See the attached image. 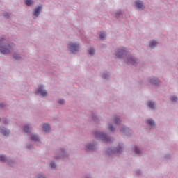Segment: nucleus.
<instances>
[{"label": "nucleus", "mask_w": 178, "mask_h": 178, "mask_svg": "<svg viewBox=\"0 0 178 178\" xmlns=\"http://www.w3.org/2000/svg\"><path fill=\"white\" fill-rule=\"evenodd\" d=\"M3 44H5V39L1 38L0 40V52H1V54H9L10 51H12V47L9 45L6 46Z\"/></svg>", "instance_id": "f257e3e1"}, {"label": "nucleus", "mask_w": 178, "mask_h": 178, "mask_svg": "<svg viewBox=\"0 0 178 178\" xmlns=\"http://www.w3.org/2000/svg\"><path fill=\"white\" fill-rule=\"evenodd\" d=\"M95 137L96 138H101L103 141H109V138L102 132H95Z\"/></svg>", "instance_id": "f03ea898"}, {"label": "nucleus", "mask_w": 178, "mask_h": 178, "mask_svg": "<svg viewBox=\"0 0 178 178\" xmlns=\"http://www.w3.org/2000/svg\"><path fill=\"white\" fill-rule=\"evenodd\" d=\"M80 48V46L79 44L75 43H70L69 44V49L72 52V54H76L79 51V49Z\"/></svg>", "instance_id": "7ed1b4c3"}, {"label": "nucleus", "mask_w": 178, "mask_h": 178, "mask_svg": "<svg viewBox=\"0 0 178 178\" xmlns=\"http://www.w3.org/2000/svg\"><path fill=\"white\" fill-rule=\"evenodd\" d=\"M35 94H41L42 97H47V91L44 90L42 86L38 88Z\"/></svg>", "instance_id": "20e7f679"}, {"label": "nucleus", "mask_w": 178, "mask_h": 178, "mask_svg": "<svg viewBox=\"0 0 178 178\" xmlns=\"http://www.w3.org/2000/svg\"><path fill=\"white\" fill-rule=\"evenodd\" d=\"M42 9V6H38L35 9V11L33 12V16H40V13L41 12Z\"/></svg>", "instance_id": "39448f33"}, {"label": "nucleus", "mask_w": 178, "mask_h": 178, "mask_svg": "<svg viewBox=\"0 0 178 178\" xmlns=\"http://www.w3.org/2000/svg\"><path fill=\"white\" fill-rule=\"evenodd\" d=\"M124 54H126V51L124 49H119L116 53V56H118V58H122Z\"/></svg>", "instance_id": "423d86ee"}, {"label": "nucleus", "mask_w": 178, "mask_h": 178, "mask_svg": "<svg viewBox=\"0 0 178 178\" xmlns=\"http://www.w3.org/2000/svg\"><path fill=\"white\" fill-rule=\"evenodd\" d=\"M135 5L138 9H144V5L141 1H136Z\"/></svg>", "instance_id": "0eeeda50"}, {"label": "nucleus", "mask_w": 178, "mask_h": 178, "mask_svg": "<svg viewBox=\"0 0 178 178\" xmlns=\"http://www.w3.org/2000/svg\"><path fill=\"white\" fill-rule=\"evenodd\" d=\"M43 130L44 133H48L49 130H51V127H49V124H43Z\"/></svg>", "instance_id": "6e6552de"}, {"label": "nucleus", "mask_w": 178, "mask_h": 178, "mask_svg": "<svg viewBox=\"0 0 178 178\" xmlns=\"http://www.w3.org/2000/svg\"><path fill=\"white\" fill-rule=\"evenodd\" d=\"M147 123L149 126H155V122H154V120L149 119L147 120Z\"/></svg>", "instance_id": "1a4fd4ad"}, {"label": "nucleus", "mask_w": 178, "mask_h": 178, "mask_svg": "<svg viewBox=\"0 0 178 178\" xmlns=\"http://www.w3.org/2000/svg\"><path fill=\"white\" fill-rule=\"evenodd\" d=\"M94 149V145L89 144L86 146V151H91Z\"/></svg>", "instance_id": "9d476101"}, {"label": "nucleus", "mask_w": 178, "mask_h": 178, "mask_svg": "<svg viewBox=\"0 0 178 178\" xmlns=\"http://www.w3.org/2000/svg\"><path fill=\"white\" fill-rule=\"evenodd\" d=\"M128 63H131V65H135L136 60L133 58H128Z\"/></svg>", "instance_id": "9b49d317"}, {"label": "nucleus", "mask_w": 178, "mask_h": 178, "mask_svg": "<svg viewBox=\"0 0 178 178\" xmlns=\"http://www.w3.org/2000/svg\"><path fill=\"white\" fill-rule=\"evenodd\" d=\"M1 133L2 134H3V136H9V130H6V129H1Z\"/></svg>", "instance_id": "f8f14e48"}, {"label": "nucleus", "mask_w": 178, "mask_h": 178, "mask_svg": "<svg viewBox=\"0 0 178 178\" xmlns=\"http://www.w3.org/2000/svg\"><path fill=\"white\" fill-rule=\"evenodd\" d=\"M150 83H152V84H159V80H158V79H152L150 80Z\"/></svg>", "instance_id": "ddd939ff"}, {"label": "nucleus", "mask_w": 178, "mask_h": 178, "mask_svg": "<svg viewBox=\"0 0 178 178\" xmlns=\"http://www.w3.org/2000/svg\"><path fill=\"white\" fill-rule=\"evenodd\" d=\"M156 44H158L156 41L153 40L150 42V47L154 48V47H156Z\"/></svg>", "instance_id": "4468645a"}, {"label": "nucleus", "mask_w": 178, "mask_h": 178, "mask_svg": "<svg viewBox=\"0 0 178 178\" xmlns=\"http://www.w3.org/2000/svg\"><path fill=\"white\" fill-rule=\"evenodd\" d=\"M0 161L1 162H6V156L5 155H0Z\"/></svg>", "instance_id": "2eb2a0df"}, {"label": "nucleus", "mask_w": 178, "mask_h": 178, "mask_svg": "<svg viewBox=\"0 0 178 178\" xmlns=\"http://www.w3.org/2000/svg\"><path fill=\"white\" fill-rule=\"evenodd\" d=\"M148 105L152 109H153V108H155V103H154L153 102H149Z\"/></svg>", "instance_id": "dca6fc26"}, {"label": "nucleus", "mask_w": 178, "mask_h": 178, "mask_svg": "<svg viewBox=\"0 0 178 178\" xmlns=\"http://www.w3.org/2000/svg\"><path fill=\"white\" fill-rule=\"evenodd\" d=\"M31 140H33V141H38L39 138L37 136V135H33L31 136Z\"/></svg>", "instance_id": "f3484780"}, {"label": "nucleus", "mask_w": 178, "mask_h": 178, "mask_svg": "<svg viewBox=\"0 0 178 178\" xmlns=\"http://www.w3.org/2000/svg\"><path fill=\"white\" fill-rule=\"evenodd\" d=\"M105 37H106V35L105 34V33L102 32L100 33V40H104Z\"/></svg>", "instance_id": "a211bd4d"}, {"label": "nucleus", "mask_w": 178, "mask_h": 178, "mask_svg": "<svg viewBox=\"0 0 178 178\" xmlns=\"http://www.w3.org/2000/svg\"><path fill=\"white\" fill-rule=\"evenodd\" d=\"M30 130V127H29V125H26L24 127V131L25 133H29V131Z\"/></svg>", "instance_id": "6ab92c4d"}, {"label": "nucleus", "mask_w": 178, "mask_h": 178, "mask_svg": "<svg viewBox=\"0 0 178 178\" xmlns=\"http://www.w3.org/2000/svg\"><path fill=\"white\" fill-rule=\"evenodd\" d=\"M89 54L90 55H94V54H95V49L91 48L90 49H89Z\"/></svg>", "instance_id": "aec40b11"}, {"label": "nucleus", "mask_w": 178, "mask_h": 178, "mask_svg": "<svg viewBox=\"0 0 178 178\" xmlns=\"http://www.w3.org/2000/svg\"><path fill=\"white\" fill-rule=\"evenodd\" d=\"M31 3H33V0H26V5H27L28 6H30Z\"/></svg>", "instance_id": "412c9836"}, {"label": "nucleus", "mask_w": 178, "mask_h": 178, "mask_svg": "<svg viewBox=\"0 0 178 178\" xmlns=\"http://www.w3.org/2000/svg\"><path fill=\"white\" fill-rule=\"evenodd\" d=\"M119 123H120V119H119V118H115V124H119Z\"/></svg>", "instance_id": "4be33fe9"}, {"label": "nucleus", "mask_w": 178, "mask_h": 178, "mask_svg": "<svg viewBox=\"0 0 178 178\" xmlns=\"http://www.w3.org/2000/svg\"><path fill=\"white\" fill-rule=\"evenodd\" d=\"M109 130L111 131H115V127H113V125H110Z\"/></svg>", "instance_id": "5701e85b"}, {"label": "nucleus", "mask_w": 178, "mask_h": 178, "mask_svg": "<svg viewBox=\"0 0 178 178\" xmlns=\"http://www.w3.org/2000/svg\"><path fill=\"white\" fill-rule=\"evenodd\" d=\"M171 101H173L174 102H176V101H177V97H172L171 98Z\"/></svg>", "instance_id": "b1692460"}, {"label": "nucleus", "mask_w": 178, "mask_h": 178, "mask_svg": "<svg viewBox=\"0 0 178 178\" xmlns=\"http://www.w3.org/2000/svg\"><path fill=\"white\" fill-rule=\"evenodd\" d=\"M50 166H51V168H56V164H55V163H50Z\"/></svg>", "instance_id": "393cba45"}, {"label": "nucleus", "mask_w": 178, "mask_h": 178, "mask_svg": "<svg viewBox=\"0 0 178 178\" xmlns=\"http://www.w3.org/2000/svg\"><path fill=\"white\" fill-rule=\"evenodd\" d=\"M135 152L136 154H139L140 153V150L138 149V148H137V147L135 148Z\"/></svg>", "instance_id": "a878e982"}, {"label": "nucleus", "mask_w": 178, "mask_h": 178, "mask_svg": "<svg viewBox=\"0 0 178 178\" xmlns=\"http://www.w3.org/2000/svg\"><path fill=\"white\" fill-rule=\"evenodd\" d=\"M58 102H59V104H65V100L60 99Z\"/></svg>", "instance_id": "bb28decb"}, {"label": "nucleus", "mask_w": 178, "mask_h": 178, "mask_svg": "<svg viewBox=\"0 0 178 178\" xmlns=\"http://www.w3.org/2000/svg\"><path fill=\"white\" fill-rule=\"evenodd\" d=\"M8 16H9V13H4L5 17H8Z\"/></svg>", "instance_id": "cd10ccee"}, {"label": "nucleus", "mask_w": 178, "mask_h": 178, "mask_svg": "<svg viewBox=\"0 0 178 178\" xmlns=\"http://www.w3.org/2000/svg\"><path fill=\"white\" fill-rule=\"evenodd\" d=\"M122 151V147H119V149H117V152H120Z\"/></svg>", "instance_id": "c85d7f7f"}, {"label": "nucleus", "mask_w": 178, "mask_h": 178, "mask_svg": "<svg viewBox=\"0 0 178 178\" xmlns=\"http://www.w3.org/2000/svg\"><path fill=\"white\" fill-rule=\"evenodd\" d=\"M15 59H19V56H16V54L14 55Z\"/></svg>", "instance_id": "c756f323"}, {"label": "nucleus", "mask_w": 178, "mask_h": 178, "mask_svg": "<svg viewBox=\"0 0 178 178\" xmlns=\"http://www.w3.org/2000/svg\"><path fill=\"white\" fill-rule=\"evenodd\" d=\"M39 178H44V176H42V175H39Z\"/></svg>", "instance_id": "7c9ffc66"}, {"label": "nucleus", "mask_w": 178, "mask_h": 178, "mask_svg": "<svg viewBox=\"0 0 178 178\" xmlns=\"http://www.w3.org/2000/svg\"><path fill=\"white\" fill-rule=\"evenodd\" d=\"M104 79H106V75H104Z\"/></svg>", "instance_id": "2f4dec72"}, {"label": "nucleus", "mask_w": 178, "mask_h": 178, "mask_svg": "<svg viewBox=\"0 0 178 178\" xmlns=\"http://www.w3.org/2000/svg\"><path fill=\"white\" fill-rule=\"evenodd\" d=\"M4 123H8V122L7 121H4Z\"/></svg>", "instance_id": "473e14b6"}]
</instances>
